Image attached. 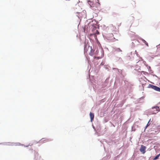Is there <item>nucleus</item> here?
Listing matches in <instances>:
<instances>
[{
    "instance_id": "obj_12",
    "label": "nucleus",
    "mask_w": 160,
    "mask_h": 160,
    "mask_svg": "<svg viewBox=\"0 0 160 160\" xmlns=\"http://www.w3.org/2000/svg\"><path fill=\"white\" fill-rule=\"evenodd\" d=\"M98 59H99V57H97V58Z\"/></svg>"
},
{
    "instance_id": "obj_6",
    "label": "nucleus",
    "mask_w": 160,
    "mask_h": 160,
    "mask_svg": "<svg viewBox=\"0 0 160 160\" xmlns=\"http://www.w3.org/2000/svg\"><path fill=\"white\" fill-rule=\"evenodd\" d=\"M115 51L117 52H122V51L119 48H116L114 49Z\"/></svg>"
},
{
    "instance_id": "obj_11",
    "label": "nucleus",
    "mask_w": 160,
    "mask_h": 160,
    "mask_svg": "<svg viewBox=\"0 0 160 160\" xmlns=\"http://www.w3.org/2000/svg\"><path fill=\"white\" fill-rule=\"evenodd\" d=\"M158 129H160V127L159 126H158Z\"/></svg>"
},
{
    "instance_id": "obj_1",
    "label": "nucleus",
    "mask_w": 160,
    "mask_h": 160,
    "mask_svg": "<svg viewBox=\"0 0 160 160\" xmlns=\"http://www.w3.org/2000/svg\"><path fill=\"white\" fill-rule=\"evenodd\" d=\"M88 51L89 52V54L92 56L93 54V51L92 50V47H90L89 45L88 44L84 43V53H86Z\"/></svg>"
},
{
    "instance_id": "obj_5",
    "label": "nucleus",
    "mask_w": 160,
    "mask_h": 160,
    "mask_svg": "<svg viewBox=\"0 0 160 160\" xmlns=\"http://www.w3.org/2000/svg\"><path fill=\"white\" fill-rule=\"evenodd\" d=\"M90 116L91 118V121L92 122L94 118V114L93 113L90 112Z\"/></svg>"
},
{
    "instance_id": "obj_10",
    "label": "nucleus",
    "mask_w": 160,
    "mask_h": 160,
    "mask_svg": "<svg viewBox=\"0 0 160 160\" xmlns=\"http://www.w3.org/2000/svg\"><path fill=\"white\" fill-rule=\"evenodd\" d=\"M95 35L99 34V32L98 30H96V32L95 33Z\"/></svg>"
},
{
    "instance_id": "obj_7",
    "label": "nucleus",
    "mask_w": 160,
    "mask_h": 160,
    "mask_svg": "<svg viewBox=\"0 0 160 160\" xmlns=\"http://www.w3.org/2000/svg\"><path fill=\"white\" fill-rule=\"evenodd\" d=\"M160 156V153L157 155L153 159V160H156L158 159L159 156Z\"/></svg>"
},
{
    "instance_id": "obj_2",
    "label": "nucleus",
    "mask_w": 160,
    "mask_h": 160,
    "mask_svg": "<svg viewBox=\"0 0 160 160\" xmlns=\"http://www.w3.org/2000/svg\"><path fill=\"white\" fill-rule=\"evenodd\" d=\"M148 88H152L156 91L160 92V88L156 86L149 84L148 85Z\"/></svg>"
},
{
    "instance_id": "obj_4",
    "label": "nucleus",
    "mask_w": 160,
    "mask_h": 160,
    "mask_svg": "<svg viewBox=\"0 0 160 160\" xmlns=\"http://www.w3.org/2000/svg\"><path fill=\"white\" fill-rule=\"evenodd\" d=\"M159 108V107L158 106H155L152 107V109H156V112H153V111H151V112H152V114H155L157 113V112H158V111H159V110H158Z\"/></svg>"
},
{
    "instance_id": "obj_3",
    "label": "nucleus",
    "mask_w": 160,
    "mask_h": 160,
    "mask_svg": "<svg viewBox=\"0 0 160 160\" xmlns=\"http://www.w3.org/2000/svg\"><path fill=\"white\" fill-rule=\"evenodd\" d=\"M146 148L145 146L142 145L141 146V147L140 148V151L142 152L143 154H144L145 152V150Z\"/></svg>"
},
{
    "instance_id": "obj_8",
    "label": "nucleus",
    "mask_w": 160,
    "mask_h": 160,
    "mask_svg": "<svg viewBox=\"0 0 160 160\" xmlns=\"http://www.w3.org/2000/svg\"><path fill=\"white\" fill-rule=\"evenodd\" d=\"M150 120H151V119H150L149 121V122H148V123L147 125H146V126L145 127V129H144V131L147 128V127L150 125V123H149L150 122Z\"/></svg>"
},
{
    "instance_id": "obj_9",
    "label": "nucleus",
    "mask_w": 160,
    "mask_h": 160,
    "mask_svg": "<svg viewBox=\"0 0 160 160\" xmlns=\"http://www.w3.org/2000/svg\"><path fill=\"white\" fill-rule=\"evenodd\" d=\"M142 42L144 43L148 47V43L146 42L145 40L144 39H142Z\"/></svg>"
}]
</instances>
